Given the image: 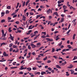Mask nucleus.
<instances>
[{"label": "nucleus", "instance_id": "nucleus-1", "mask_svg": "<svg viewBox=\"0 0 77 77\" xmlns=\"http://www.w3.org/2000/svg\"><path fill=\"white\" fill-rule=\"evenodd\" d=\"M46 40H48L47 42H49L50 41H53V39L52 38H46Z\"/></svg>", "mask_w": 77, "mask_h": 77}, {"label": "nucleus", "instance_id": "nucleus-2", "mask_svg": "<svg viewBox=\"0 0 77 77\" xmlns=\"http://www.w3.org/2000/svg\"><path fill=\"white\" fill-rule=\"evenodd\" d=\"M50 12V13H52V10L49 9L47 10V13L48 14H49Z\"/></svg>", "mask_w": 77, "mask_h": 77}, {"label": "nucleus", "instance_id": "nucleus-3", "mask_svg": "<svg viewBox=\"0 0 77 77\" xmlns=\"http://www.w3.org/2000/svg\"><path fill=\"white\" fill-rule=\"evenodd\" d=\"M10 36V37H9V38H10L11 40H12V41H14V37H13L11 34H10L9 35Z\"/></svg>", "mask_w": 77, "mask_h": 77}, {"label": "nucleus", "instance_id": "nucleus-4", "mask_svg": "<svg viewBox=\"0 0 77 77\" xmlns=\"http://www.w3.org/2000/svg\"><path fill=\"white\" fill-rule=\"evenodd\" d=\"M31 46L32 47V48H35L36 47V45H35L33 43L31 44Z\"/></svg>", "mask_w": 77, "mask_h": 77}, {"label": "nucleus", "instance_id": "nucleus-5", "mask_svg": "<svg viewBox=\"0 0 77 77\" xmlns=\"http://www.w3.org/2000/svg\"><path fill=\"white\" fill-rule=\"evenodd\" d=\"M35 26H32V25H31L29 26V28L28 29V30H29L30 29H33V28H34L35 27ZM32 27V28H30Z\"/></svg>", "mask_w": 77, "mask_h": 77}, {"label": "nucleus", "instance_id": "nucleus-6", "mask_svg": "<svg viewBox=\"0 0 77 77\" xmlns=\"http://www.w3.org/2000/svg\"><path fill=\"white\" fill-rule=\"evenodd\" d=\"M59 35H57L56 37L55 40L56 41H58L59 39H60V37H59Z\"/></svg>", "mask_w": 77, "mask_h": 77}, {"label": "nucleus", "instance_id": "nucleus-7", "mask_svg": "<svg viewBox=\"0 0 77 77\" xmlns=\"http://www.w3.org/2000/svg\"><path fill=\"white\" fill-rule=\"evenodd\" d=\"M72 67H74V66L72 65V64H70L69 66L68 67V68L71 69V68H72Z\"/></svg>", "mask_w": 77, "mask_h": 77}, {"label": "nucleus", "instance_id": "nucleus-8", "mask_svg": "<svg viewBox=\"0 0 77 77\" xmlns=\"http://www.w3.org/2000/svg\"><path fill=\"white\" fill-rule=\"evenodd\" d=\"M30 35L31 36V38H33V36H35V35L34 34V33H31Z\"/></svg>", "mask_w": 77, "mask_h": 77}, {"label": "nucleus", "instance_id": "nucleus-9", "mask_svg": "<svg viewBox=\"0 0 77 77\" xmlns=\"http://www.w3.org/2000/svg\"><path fill=\"white\" fill-rule=\"evenodd\" d=\"M23 19L22 20H23L24 21H26V17H25V16H24V15H23Z\"/></svg>", "mask_w": 77, "mask_h": 77}, {"label": "nucleus", "instance_id": "nucleus-10", "mask_svg": "<svg viewBox=\"0 0 77 77\" xmlns=\"http://www.w3.org/2000/svg\"><path fill=\"white\" fill-rule=\"evenodd\" d=\"M32 32V30H30L28 31V32L26 33V35H30V33Z\"/></svg>", "mask_w": 77, "mask_h": 77}, {"label": "nucleus", "instance_id": "nucleus-11", "mask_svg": "<svg viewBox=\"0 0 77 77\" xmlns=\"http://www.w3.org/2000/svg\"><path fill=\"white\" fill-rule=\"evenodd\" d=\"M54 15H56V16H57V17H59V15H58V14L57 13V12H54Z\"/></svg>", "mask_w": 77, "mask_h": 77}, {"label": "nucleus", "instance_id": "nucleus-12", "mask_svg": "<svg viewBox=\"0 0 77 77\" xmlns=\"http://www.w3.org/2000/svg\"><path fill=\"white\" fill-rule=\"evenodd\" d=\"M5 13L4 12H2L1 13V17H3L5 15Z\"/></svg>", "mask_w": 77, "mask_h": 77}, {"label": "nucleus", "instance_id": "nucleus-13", "mask_svg": "<svg viewBox=\"0 0 77 77\" xmlns=\"http://www.w3.org/2000/svg\"><path fill=\"white\" fill-rule=\"evenodd\" d=\"M56 66L57 68H59L60 69H61V67L59 66V65H56Z\"/></svg>", "mask_w": 77, "mask_h": 77}, {"label": "nucleus", "instance_id": "nucleus-14", "mask_svg": "<svg viewBox=\"0 0 77 77\" xmlns=\"http://www.w3.org/2000/svg\"><path fill=\"white\" fill-rule=\"evenodd\" d=\"M63 7V10L66 9V8H67V7H66V6H65V5H64Z\"/></svg>", "mask_w": 77, "mask_h": 77}, {"label": "nucleus", "instance_id": "nucleus-15", "mask_svg": "<svg viewBox=\"0 0 77 77\" xmlns=\"http://www.w3.org/2000/svg\"><path fill=\"white\" fill-rule=\"evenodd\" d=\"M46 74V72H45L42 71L41 72V75H44V74Z\"/></svg>", "mask_w": 77, "mask_h": 77}, {"label": "nucleus", "instance_id": "nucleus-16", "mask_svg": "<svg viewBox=\"0 0 77 77\" xmlns=\"http://www.w3.org/2000/svg\"><path fill=\"white\" fill-rule=\"evenodd\" d=\"M7 44H6L5 42H3L2 43H1L0 47H2V46L3 45H6Z\"/></svg>", "mask_w": 77, "mask_h": 77}, {"label": "nucleus", "instance_id": "nucleus-17", "mask_svg": "<svg viewBox=\"0 0 77 77\" xmlns=\"http://www.w3.org/2000/svg\"><path fill=\"white\" fill-rule=\"evenodd\" d=\"M19 69L20 70H23L24 69V67H23V66H22L20 67V68Z\"/></svg>", "mask_w": 77, "mask_h": 77}, {"label": "nucleus", "instance_id": "nucleus-18", "mask_svg": "<svg viewBox=\"0 0 77 77\" xmlns=\"http://www.w3.org/2000/svg\"><path fill=\"white\" fill-rule=\"evenodd\" d=\"M70 71H71V74H73V73H74V70H73L72 69H71L70 70Z\"/></svg>", "mask_w": 77, "mask_h": 77}, {"label": "nucleus", "instance_id": "nucleus-19", "mask_svg": "<svg viewBox=\"0 0 77 77\" xmlns=\"http://www.w3.org/2000/svg\"><path fill=\"white\" fill-rule=\"evenodd\" d=\"M52 50L51 53H54V51H55V49L54 48H52Z\"/></svg>", "mask_w": 77, "mask_h": 77}, {"label": "nucleus", "instance_id": "nucleus-20", "mask_svg": "<svg viewBox=\"0 0 77 77\" xmlns=\"http://www.w3.org/2000/svg\"><path fill=\"white\" fill-rule=\"evenodd\" d=\"M27 69H28V70L29 71H31V70H32V68H30V67H29Z\"/></svg>", "mask_w": 77, "mask_h": 77}, {"label": "nucleus", "instance_id": "nucleus-21", "mask_svg": "<svg viewBox=\"0 0 77 77\" xmlns=\"http://www.w3.org/2000/svg\"><path fill=\"white\" fill-rule=\"evenodd\" d=\"M46 72H47V74H51V72H48V70H46Z\"/></svg>", "mask_w": 77, "mask_h": 77}, {"label": "nucleus", "instance_id": "nucleus-22", "mask_svg": "<svg viewBox=\"0 0 77 77\" xmlns=\"http://www.w3.org/2000/svg\"><path fill=\"white\" fill-rule=\"evenodd\" d=\"M66 72V76H69V74L68 73L69 72Z\"/></svg>", "mask_w": 77, "mask_h": 77}, {"label": "nucleus", "instance_id": "nucleus-23", "mask_svg": "<svg viewBox=\"0 0 77 77\" xmlns=\"http://www.w3.org/2000/svg\"><path fill=\"white\" fill-rule=\"evenodd\" d=\"M69 2H67V6H68V7H69V6H71V5H69Z\"/></svg>", "mask_w": 77, "mask_h": 77}, {"label": "nucleus", "instance_id": "nucleus-24", "mask_svg": "<svg viewBox=\"0 0 77 77\" xmlns=\"http://www.w3.org/2000/svg\"><path fill=\"white\" fill-rule=\"evenodd\" d=\"M42 15H41V14H39L38 15H37L36 16V19H37V18H38V17H41V16H42Z\"/></svg>", "mask_w": 77, "mask_h": 77}, {"label": "nucleus", "instance_id": "nucleus-25", "mask_svg": "<svg viewBox=\"0 0 77 77\" xmlns=\"http://www.w3.org/2000/svg\"><path fill=\"white\" fill-rule=\"evenodd\" d=\"M76 34H74L73 36V39H75V35Z\"/></svg>", "mask_w": 77, "mask_h": 77}, {"label": "nucleus", "instance_id": "nucleus-26", "mask_svg": "<svg viewBox=\"0 0 77 77\" xmlns=\"http://www.w3.org/2000/svg\"><path fill=\"white\" fill-rule=\"evenodd\" d=\"M5 19L2 20L1 21V23H5Z\"/></svg>", "mask_w": 77, "mask_h": 77}, {"label": "nucleus", "instance_id": "nucleus-27", "mask_svg": "<svg viewBox=\"0 0 77 77\" xmlns=\"http://www.w3.org/2000/svg\"><path fill=\"white\" fill-rule=\"evenodd\" d=\"M28 49H29V50H30V49H31V47L30 46V45H28Z\"/></svg>", "mask_w": 77, "mask_h": 77}, {"label": "nucleus", "instance_id": "nucleus-28", "mask_svg": "<svg viewBox=\"0 0 77 77\" xmlns=\"http://www.w3.org/2000/svg\"><path fill=\"white\" fill-rule=\"evenodd\" d=\"M75 59H77V57L76 56H75L74 57V58H73V60H75Z\"/></svg>", "mask_w": 77, "mask_h": 77}, {"label": "nucleus", "instance_id": "nucleus-29", "mask_svg": "<svg viewBox=\"0 0 77 77\" xmlns=\"http://www.w3.org/2000/svg\"><path fill=\"white\" fill-rule=\"evenodd\" d=\"M2 37H3L4 35V31L3 30H2Z\"/></svg>", "mask_w": 77, "mask_h": 77}, {"label": "nucleus", "instance_id": "nucleus-30", "mask_svg": "<svg viewBox=\"0 0 77 77\" xmlns=\"http://www.w3.org/2000/svg\"><path fill=\"white\" fill-rule=\"evenodd\" d=\"M42 18H43V19H45V17L42 16L40 17V19Z\"/></svg>", "mask_w": 77, "mask_h": 77}, {"label": "nucleus", "instance_id": "nucleus-31", "mask_svg": "<svg viewBox=\"0 0 77 77\" xmlns=\"http://www.w3.org/2000/svg\"><path fill=\"white\" fill-rule=\"evenodd\" d=\"M9 47H12V46L13 45V43H11L10 44H9Z\"/></svg>", "mask_w": 77, "mask_h": 77}, {"label": "nucleus", "instance_id": "nucleus-32", "mask_svg": "<svg viewBox=\"0 0 77 77\" xmlns=\"http://www.w3.org/2000/svg\"><path fill=\"white\" fill-rule=\"evenodd\" d=\"M63 4H58V7H60V6H63Z\"/></svg>", "mask_w": 77, "mask_h": 77}, {"label": "nucleus", "instance_id": "nucleus-33", "mask_svg": "<svg viewBox=\"0 0 77 77\" xmlns=\"http://www.w3.org/2000/svg\"><path fill=\"white\" fill-rule=\"evenodd\" d=\"M29 14L31 15H33L34 14H33V13L32 12H29Z\"/></svg>", "mask_w": 77, "mask_h": 77}, {"label": "nucleus", "instance_id": "nucleus-34", "mask_svg": "<svg viewBox=\"0 0 77 77\" xmlns=\"http://www.w3.org/2000/svg\"><path fill=\"white\" fill-rule=\"evenodd\" d=\"M38 33V32L37 31H36L34 32V35H36V34H37Z\"/></svg>", "mask_w": 77, "mask_h": 77}, {"label": "nucleus", "instance_id": "nucleus-35", "mask_svg": "<svg viewBox=\"0 0 77 77\" xmlns=\"http://www.w3.org/2000/svg\"><path fill=\"white\" fill-rule=\"evenodd\" d=\"M40 1L42 2H45V1H46L47 2H48V0H40Z\"/></svg>", "mask_w": 77, "mask_h": 77}, {"label": "nucleus", "instance_id": "nucleus-36", "mask_svg": "<svg viewBox=\"0 0 77 77\" xmlns=\"http://www.w3.org/2000/svg\"><path fill=\"white\" fill-rule=\"evenodd\" d=\"M19 5H20V3H18L17 4V6L16 7V9H17L18 8V6H19Z\"/></svg>", "mask_w": 77, "mask_h": 77}, {"label": "nucleus", "instance_id": "nucleus-37", "mask_svg": "<svg viewBox=\"0 0 77 77\" xmlns=\"http://www.w3.org/2000/svg\"><path fill=\"white\" fill-rule=\"evenodd\" d=\"M13 47L14 48H17V45H14L13 46Z\"/></svg>", "mask_w": 77, "mask_h": 77}, {"label": "nucleus", "instance_id": "nucleus-38", "mask_svg": "<svg viewBox=\"0 0 77 77\" xmlns=\"http://www.w3.org/2000/svg\"><path fill=\"white\" fill-rule=\"evenodd\" d=\"M17 50L15 51V53H18V51H19L18 48H17Z\"/></svg>", "mask_w": 77, "mask_h": 77}, {"label": "nucleus", "instance_id": "nucleus-39", "mask_svg": "<svg viewBox=\"0 0 77 77\" xmlns=\"http://www.w3.org/2000/svg\"><path fill=\"white\" fill-rule=\"evenodd\" d=\"M44 48V46H42L39 48V50H41V49H42V48Z\"/></svg>", "mask_w": 77, "mask_h": 77}, {"label": "nucleus", "instance_id": "nucleus-40", "mask_svg": "<svg viewBox=\"0 0 77 77\" xmlns=\"http://www.w3.org/2000/svg\"><path fill=\"white\" fill-rule=\"evenodd\" d=\"M6 54V52H4L3 53V56H5Z\"/></svg>", "mask_w": 77, "mask_h": 77}, {"label": "nucleus", "instance_id": "nucleus-41", "mask_svg": "<svg viewBox=\"0 0 77 77\" xmlns=\"http://www.w3.org/2000/svg\"><path fill=\"white\" fill-rule=\"evenodd\" d=\"M26 3V2H24L23 3V7H24V6H25V4Z\"/></svg>", "mask_w": 77, "mask_h": 77}, {"label": "nucleus", "instance_id": "nucleus-42", "mask_svg": "<svg viewBox=\"0 0 77 77\" xmlns=\"http://www.w3.org/2000/svg\"><path fill=\"white\" fill-rule=\"evenodd\" d=\"M51 60H48L47 61V63H51Z\"/></svg>", "mask_w": 77, "mask_h": 77}, {"label": "nucleus", "instance_id": "nucleus-43", "mask_svg": "<svg viewBox=\"0 0 77 77\" xmlns=\"http://www.w3.org/2000/svg\"><path fill=\"white\" fill-rule=\"evenodd\" d=\"M62 44V42H61L60 43L58 44V45L59 46H60V45H61Z\"/></svg>", "mask_w": 77, "mask_h": 77}, {"label": "nucleus", "instance_id": "nucleus-44", "mask_svg": "<svg viewBox=\"0 0 77 77\" xmlns=\"http://www.w3.org/2000/svg\"><path fill=\"white\" fill-rule=\"evenodd\" d=\"M77 48H75V49H73L72 50V51H77Z\"/></svg>", "mask_w": 77, "mask_h": 77}, {"label": "nucleus", "instance_id": "nucleus-45", "mask_svg": "<svg viewBox=\"0 0 77 77\" xmlns=\"http://www.w3.org/2000/svg\"><path fill=\"white\" fill-rule=\"evenodd\" d=\"M7 9H11V6H8L7 7Z\"/></svg>", "mask_w": 77, "mask_h": 77}, {"label": "nucleus", "instance_id": "nucleus-46", "mask_svg": "<svg viewBox=\"0 0 77 77\" xmlns=\"http://www.w3.org/2000/svg\"><path fill=\"white\" fill-rule=\"evenodd\" d=\"M47 59V57L46 56V57L43 59L44 60H46Z\"/></svg>", "mask_w": 77, "mask_h": 77}, {"label": "nucleus", "instance_id": "nucleus-47", "mask_svg": "<svg viewBox=\"0 0 77 77\" xmlns=\"http://www.w3.org/2000/svg\"><path fill=\"white\" fill-rule=\"evenodd\" d=\"M67 47H68V48H72V47L71 46V45H68Z\"/></svg>", "mask_w": 77, "mask_h": 77}, {"label": "nucleus", "instance_id": "nucleus-48", "mask_svg": "<svg viewBox=\"0 0 77 77\" xmlns=\"http://www.w3.org/2000/svg\"><path fill=\"white\" fill-rule=\"evenodd\" d=\"M27 51V49H26L24 51V53H26Z\"/></svg>", "mask_w": 77, "mask_h": 77}, {"label": "nucleus", "instance_id": "nucleus-49", "mask_svg": "<svg viewBox=\"0 0 77 77\" xmlns=\"http://www.w3.org/2000/svg\"><path fill=\"white\" fill-rule=\"evenodd\" d=\"M14 20H11L9 21L8 22H11V23H12V22H14Z\"/></svg>", "mask_w": 77, "mask_h": 77}, {"label": "nucleus", "instance_id": "nucleus-50", "mask_svg": "<svg viewBox=\"0 0 77 77\" xmlns=\"http://www.w3.org/2000/svg\"><path fill=\"white\" fill-rule=\"evenodd\" d=\"M19 74H23V72H20L19 73Z\"/></svg>", "mask_w": 77, "mask_h": 77}, {"label": "nucleus", "instance_id": "nucleus-51", "mask_svg": "<svg viewBox=\"0 0 77 77\" xmlns=\"http://www.w3.org/2000/svg\"><path fill=\"white\" fill-rule=\"evenodd\" d=\"M2 40H6V38L5 37H4L2 39Z\"/></svg>", "mask_w": 77, "mask_h": 77}, {"label": "nucleus", "instance_id": "nucleus-52", "mask_svg": "<svg viewBox=\"0 0 77 77\" xmlns=\"http://www.w3.org/2000/svg\"><path fill=\"white\" fill-rule=\"evenodd\" d=\"M40 27H41V29H44V27H43V26H42V25H40Z\"/></svg>", "mask_w": 77, "mask_h": 77}, {"label": "nucleus", "instance_id": "nucleus-53", "mask_svg": "<svg viewBox=\"0 0 77 77\" xmlns=\"http://www.w3.org/2000/svg\"><path fill=\"white\" fill-rule=\"evenodd\" d=\"M42 38H46V36L42 35Z\"/></svg>", "mask_w": 77, "mask_h": 77}, {"label": "nucleus", "instance_id": "nucleus-54", "mask_svg": "<svg viewBox=\"0 0 77 77\" xmlns=\"http://www.w3.org/2000/svg\"><path fill=\"white\" fill-rule=\"evenodd\" d=\"M48 69L49 70V71H51L52 70L51 68L50 67H49L48 68Z\"/></svg>", "mask_w": 77, "mask_h": 77}, {"label": "nucleus", "instance_id": "nucleus-55", "mask_svg": "<svg viewBox=\"0 0 77 77\" xmlns=\"http://www.w3.org/2000/svg\"><path fill=\"white\" fill-rule=\"evenodd\" d=\"M42 33L44 34V35H46V32H42Z\"/></svg>", "mask_w": 77, "mask_h": 77}, {"label": "nucleus", "instance_id": "nucleus-56", "mask_svg": "<svg viewBox=\"0 0 77 77\" xmlns=\"http://www.w3.org/2000/svg\"><path fill=\"white\" fill-rule=\"evenodd\" d=\"M9 11L7 10L6 11V14H9Z\"/></svg>", "mask_w": 77, "mask_h": 77}, {"label": "nucleus", "instance_id": "nucleus-57", "mask_svg": "<svg viewBox=\"0 0 77 77\" xmlns=\"http://www.w3.org/2000/svg\"><path fill=\"white\" fill-rule=\"evenodd\" d=\"M63 21H64V19H63V18H62V19H61V23H62V22H63Z\"/></svg>", "mask_w": 77, "mask_h": 77}, {"label": "nucleus", "instance_id": "nucleus-58", "mask_svg": "<svg viewBox=\"0 0 77 77\" xmlns=\"http://www.w3.org/2000/svg\"><path fill=\"white\" fill-rule=\"evenodd\" d=\"M71 30L69 29V30L67 32V34H68V33L70 32V31H71Z\"/></svg>", "mask_w": 77, "mask_h": 77}, {"label": "nucleus", "instance_id": "nucleus-59", "mask_svg": "<svg viewBox=\"0 0 77 77\" xmlns=\"http://www.w3.org/2000/svg\"><path fill=\"white\" fill-rule=\"evenodd\" d=\"M37 63H42V61H37Z\"/></svg>", "mask_w": 77, "mask_h": 77}, {"label": "nucleus", "instance_id": "nucleus-60", "mask_svg": "<svg viewBox=\"0 0 77 77\" xmlns=\"http://www.w3.org/2000/svg\"><path fill=\"white\" fill-rule=\"evenodd\" d=\"M66 49H65L62 51V52H66Z\"/></svg>", "mask_w": 77, "mask_h": 77}, {"label": "nucleus", "instance_id": "nucleus-61", "mask_svg": "<svg viewBox=\"0 0 77 77\" xmlns=\"http://www.w3.org/2000/svg\"><path fill=\"white\" fill-rule=\"evenodd\" d=\"M11 17H8V21H9V20H11Z\"/></svg>", "mask_w": 77, "mask_h": 77}, {"label": "nucleus", "instance_id": "nucleus-62", "mask_svg": "<svg viewBox=\"0 0 77 77\" xmlns=\"http://www.w3.org/2000/svg\"><path fill=\"white\" fill-rule=\"evenodd\" d=\"M33 70H36V67H33L32 68Z\"/></svg>", "mask_w": 77, "mask_h": 77}, {"label": "nucleus", "instance_id": "nucleus-63", "mask_svg": "<svg viewBox=\"0 0 77 77\" xmlns=\"http://www.w3.org/2000/svg\"><path fill=\"white\" fill-rule=\"evenodd\" d=\"M61 1H58V4H60V3H61Z\"/></svg>", "mask_w": 77, "mask_h": 77}, {"label": "nucleus", "instance_id": "nucleus-64", "mask_svg": "<svg viewBox=\"0 0 77 77\" xmlns=\"http://www.w3.org/2000/svg\"><path fill=\"white\" fill-rule=\"evenodd\" d=\"M18 44V41L16 40L15 42V45L17 44Z\"/></svg>", "mask_w": 77, "mask_h": 77}]
</instances>
